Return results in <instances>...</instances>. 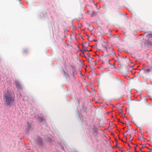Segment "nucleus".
<instances>
[{"label":"nucleus","mask_w":152,"mask_h":152,"mask_svg":"<svg viewBox=\"0 0 152 152\" xmlns=\"http://www.w3.org/2000/svg\"><path fill=\"white\" fill-rule=\"evenodd\" d=\"M147 36L149 38L151 37H152V34H149Z\"/></svg>","instance_id":"nucleus-3"},{"label":"nucleus","mask_w":152,"mask_h":152,"mask_svg":"<svg viewBox=\"0 0 152 152\" xmlns=\"http://www.w3.org/2000/svg\"><path fill=\"white\" fill-rule=\"evenodd\" d=\"M142 152H143V151H142Z\"/></svg>","instance_id":"nucleus-6"},{"label":"nucleus","mask_w":152,"mask_h":152,"mask_svg":"<svg viewBox=\"0 0 152 152\" xmlns=\"http://www.w3.org/2000/svg\"><path fill=\"white\" fill-rule=\"evenodd\" d=\"M15 84L16 88L19 89H21V87L18 81H16L15 82Z\"/></svg>","instance_id":"nucleus-2"},{"label":"nucleus","mask_w":152,"mask_h":152,"mask_svg":"<svg viewBox=\"0 0 152 152\" xmlns=\"http://www.w3.org/2000/svg\"><path fill=\"white\" fill-rule=\"evenodd\" d=\"M4 99L7 105L12 104L14 101V99L12 92L10 91H7L4 94Z\"/></svg>","instance_id":"nucleus-1"},{"label":"nucleus","mask_w":152,"mask_h":152,"mask_svg":"<svg viewBox=\"0 0 152 152\" xmlns=\"http://www.w3.org/2000/svg\"><path fill=\"white\" fill-rule=\"evenodd\" d=\"M147 71L148 72L149 71L148 69H147Z\"/></svg>","instance_id":"nucleus-5"},{"label":"nucleus","mask_w":152,"mask_h":152,"mask_svg":"<svg viewBox=\"0 0 152 152\" xmlns=\"http://www.w3.org/2000/svg\"><path fill=\"white\" fill-rule=\"evenodd\" d=\"M38 119L40 120L41 121H42L43 120V118L42 117H39Z\"/></svg>","instance_id":"nucleus-4"}]
</instances>
